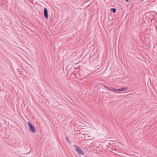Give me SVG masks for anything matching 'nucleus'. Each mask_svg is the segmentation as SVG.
Returning <instances> with one entry per match:
<instances>
[{
  "instance_id": "nucleus-1",
  "label": "nucleus",
  "mask_w": 157,
  "mask_h": 157,
  "mask_svg": "<svg viewBox=\"0 0 157 157\" xmlns=\"http://www.w3.org/2000/svg\"><path fill=\"white\" fill-rule=\"evenodd\" d=\"M74 147L75 148V151L77 152L78 155H84L83 151L80 148L76 145H74Z\"/></svg>"
},
{
  "instance_id": "nucleus-2",
  "label": "nucleus",
  "mask_w": 157,
  "mask_h": 157,
  "mask_svg": "<svg viewBox=\"0 0 157 157\" xmlns=\"http://www.w3.org/2000/svg\"><path fill=\"white\" fill-rule=\"evenodd\" d=\"M28 125L29 126V130L32 133L35 132V130L34 126H33L30 122H28Z\"/></svg>"
},
{
  "instance_id": "nucleus-3",
  "label": "nucleus",
  "mask_w": 157,
  "mask_h": 157,
  "mask_svg": "<svg viewBox=\"0 0 157 157\" xmlns=\"http://www.w3.org/2000/svg\"><path fill=\"white\" fill-rule=\"evenodd\" d=\"M44 17L46 19H47L48 18V13L47 10L46 8L44 9Z\"/></svg>"
},
{
  "instance_id": "nucleus-4",
  "label": "nucleus",
  "mask_w": 157,
  "mask_h": 157,
  "mask_svg": "<svg viewBox=\"0 0 157 157\" xmlns=\"http://www.w3.org/2000/svg\"><path fill=\"white\" fill-rule=\"evenodd\" d=\"M127 89V87H124L122 88H121V92H122V91H126Z\"/></svg>"
},
{
  "instance_id": "nucleus-5",
  "label": "nucleus",
  "mask_w": 157,
  "mask_h": 157,
  "mask_svg": "<svg viewBox=\"0 0 157 157\" xmlns=\"http://www.w3.org/2000/svg\"><path fill=\"white\" fill-rule=\"evenodd\" d=\"M111 11L113 13H115L116 11V9L115 8L111 9Z\"/></svg>"
},
{
  "instance_id": "nucleus-6",
  "label": "nucleus",
  "mask_w": 157,
  "mask_h": 157,
  "mask_svg": "<svg viewBox=\"0 0 157 157\" xmlns=\"http://www.w3.org/2000/svg\"><path fill=\"white\" fill-rule=\"evenodd\" d=\"M115 92L116 93H117V92H121V88H119V89H115Z\"/></svg>"
},
{
  "instance_id": "nucleus-7",
  "label": "nucleus",
  "mask_w": 157,
  "mask_h": 157,
  "mask_svg": "<svg viewBox=\"0 0 157 157\" xmlns=\"http://www.w3.org/2000/svg\"><path fill=\"white\" fill-rule=\"evenodd\" d=\"M115 89L114 88V87H110V91H115Z\"/></svg>"
},
{
  "instance_id": "nucleus-8",
  "label": "nucleus",
  "mask_w": 157,
  "mask_h": 157,
  "mask_svg": "<svg viewBox=\"0 0 157 157\" xmlns=\"http://www.w3.org/2000/svg\"><path fill=\"white\" fill-rule=\"evenodd\" d=\"M66 140L69 143H70V144H71V142L69 141V138L67 136H66Z\"/></svg>"
},
{
  "instance_id": "nucleus-9",
  "label": "nucleus",
  "mask_w": 157,
  "mask_h": 157,
  "mask_svg": "<svg viewBox=\"0 0 157 157\" xmlns=\"http://www.w3.org/2000/svg\"><path fill=\"white\" fill-rule=\"evenodd\" d=\"M105 88H106V89L109 91H110V87H109L107 86H105Z\"/></svg>"
},
{
  "instance_id": "nucleus-10",
  "label": "nucleus",
  "mask_w": 157,
  "mask_h": 157,
  "mask_svg": "<svg viewBox=\"0 0 157 157\" xmlns=\"http://www.w3.org/2000/svg\"><path fill=\"white\" fill-rule=\"evenodd\" d=\"M125 1L126 2H128L129 0H125Z\"/></svg>"
}]
</instances>
